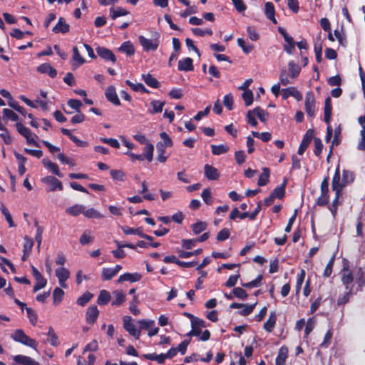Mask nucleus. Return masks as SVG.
Instances as JSON below:
<instances>
[{"label": "nucleus", "instance_id": "1", "mask_svg": "<svg viewBox=\"0 0 365 365\" xmlns=\"http://www.w3.org/2000/svg\"><path fill=\"white\" fill-rule=\"evenodd\" d=\"M340 173L339 169L336 168L331 183L332 190L336 192V197L332 202V206L330 207V210L332 215L334 216L336 213L337 205H339V197L341 190V186L339 185Z\"/></svg>", "mask_w": 365, "mask_h": 365}, {"label": "nucleus", "instance_id": "2", "mask_svg": "<svg viewBox=\"0 0 365 365\" xmlns=\"http://www.w3.org/2000/svg\"><path fill=\"white\" fill-rule=\"evenodd\" d=\"M11 338L16 341L36 349L37 342L28 336L22 329H16L12 334Z\"/></svg>", "mask_w": 365, "mask_h": 365}, {"label": "nucleus", "instance_id": "3", "mask_svg": "<svg viewBox=\"0 0 365 365\" xmlns=\"http://www.w3.org/2000/svg\"><path fill=\"white\" fill-rule=\"evenodd\" d=\"M124 329L135 339H138L140 335V331L136 329L135 325L132 322L131 317L125 316L123 317Z\"/></svg>", "mask_w": 365, "mask_h": 365}, {"label": "nucleus", "instance_id": "4", "mask_svg": "<svg viewBox=\"0 0 365 365\" xmlns=\"http://www.w3.org/2000/svg\"><path fill=\"white\" fill-rule=\"evenodd\" d=\"M315 98L312 92H308L305 96V110L308 115L314 117L315 115Z\"/></svg>", "mask_w": 365, "mask_h": 365}, {"label": "nucleus", "instance_id": "5", "mask_svg": "<svg viewBox=\"0 0 365 365\" xmlns=\"http://www.w3.org/2000/svg\"><path fill=\"white\" fill-rule=\"evenodd\" d=\"M41 180L43 183L49 185V189L48 190V192H53L56 190H63L62 182L53 176H46Z\"/></svg>", "mask_w": 365, "mask_h": 365}, {"label": "nucleus", "instance_id": "6", "mask_svg": "<svg viewBox=\"0 0 365 365\" xmlns=\"http://www.w3.org/2000/svg\"><path fill=\"white\" fill-rule=\"evenodd\" d=\"M139 42L140 45L143 46L145 51H155L158 47V39H148L144 37L143 36H140Z\"/></svg>", "mask_w": 365, "mask_h": 365}, {"label": "nucleus", "instance_id": "7", "mask_svg": "<svg viewBox=\"0 0 365 365\" xmlns=\"http://www.w3.org/2000/svg\"><path fill=\"white\" fill-rule=\"evenodd\" d=\"M191 325L192 329L190 333H188V335L190 336H200L202 333L201 329L206 326L205 322L197 317H192Z\"/></svg>", "mask_w": 365, "mask_h": 365}, {"label": "nucleus", "instance_id": "8", "mask_svg": "<svg viewBox=\"0 0 365 365\" xmlns=\"http://www.w3.org/2000/svg\"><path fill=\"white\" fill-rule=\"evenodd\" d=\"M314 131L312 129H309L306 132L298 149L299 155H302L304 153L310 142L314 138Z\"/></svg>", "mask_w": 365, "mask_h": 365}, {"label": "nucleus", "instance_id": "9", "mask_svg": "<svg viewBox=\"0 0 365 365\" xmlns=\"http://www.w3.org/2000/svg\"><path fill=\"white\" fill-rule=\"evenodd\" d=\"M32 274L36 281V284L34 287V292H36L39 289L43 288L46 284V279L43 278L38 270L35 267H32Z\"/></svg>", "mask_w": 365, "mask_h": 365}, {"label": "nucleus", "instance_id": "10", "mask_svg": "<svg viewBox=\"0 0 365 365\" xmlns=\"http://www.w3.org/2000/svg\"><path fill=\"white\" fill-rule=\"evenodd\" d=\"M56 276L57 277L59 284L63 288H67V284H66V281L70 277L69 271L64 267H60L56 269Z\"/></svg>", "mask_w": 365, "mask_h": 365}, {"label": "nucleus", "instance_id": "11", "mask_svg": "<svg viewBox=\"0 0 365 365\" xmlns=\"http://www.w3.org/2000/svg\"><path fill=\"white\" fill-rule=\"evenodd\" d=\"M341 279L342 283L346 286V289H350V285L354 281V277L351 270L347 267H344L341 271Z\"/></svg>", "mask_w": 365, "mask_h": 365}, {"label": "nucleus", "instance_id": "12", "mask_svg": "<svg viewBox=\"0 0 365 365\" xmlns=\"http://www.w3.org/2000/svg\"><path fill=\"white\" fill-rule=\"evenodd\" d=\"M98 55L104 60L115 62L116 58L114 53L108 48L98 46L96 48Z\"/></svg>", "mask_w": 365, "mask_h": 365}, {"label": "nucleus", "instance_id": "13", "mask_svg": "<svg viewBox=\"0 0 365 365\" xmlns=\"http://www.w3.org/2000/svg\"><path fill=\"white\" fill-rule=\"evenodd\" d=\"M105 95L108 101L114 105L119 106L120 104V100L118 99L115 89L113 86H108L106 90Z\"/></svg>", "mask_w": 365, "mask_h": 365}, {"label": "nucleus", "instance_id": "14", "mask_svg": "<svg viewBox=\"0 0 365 365\" xmlns=\"http://www.w3.org/2000/svg\"><path fill=\"white\" fill-rule=\"evenodd\" d=\"M69 29L70 26L66 23V20L63 17H61L58 19L56 26L53 28V31L56 34H66L69 31Z\"/></svg>", "mask_w": 365, "mask_h": 365}, {"label": "nucleus", "instance_id": "15", "mask_svg": "<svg viewBox=\"0 0 365 365\" xmlns=\"http://www.w3.org/2000/svg\"><path fill=\"white\" fill-rule=\"evenodd\" d=\"M205 175L210 180H217L220 177L218 170L213 166L206 164L204 167Z\"/></svg>", "mask_w": 365, "mask_h": 365}, {"label": "nucleus", "instance_id": "16", "mask_svg": "<svg viewBox=\"0 0 365 365\" xmlns=\"http://www.w3.org/2000/svg\"><path fill=\"white\" fill-rule=\"evenodd\" d=\"M282 97L284 99L287 98L289 96H293L299 101L302 99V95L294 87H289L282 89Z\"/></svg>", "mask_w": 365, "mask_h": 365}, {"label": "nucleus", "instance_id": "17", "mask_svg": "<svg viewBox=\"0 0 365 365\" xmlns=\"http://www.w3.org/2000/svg\"><path fill=\"white\" fill-rule=\"evenodd\" d=\"M141 279V275L138 273H125L120 275L118 279V283H121L123 282H135L140 281Z\"/></svg>", "mask_w": 365, "mask_h": 365}, {"label": "nucleus", "instance_id": "18", "mask_svg": "<svg viewBox=\"0 0 365 365\" xmlns=\"http://www.w3.org/2000/svg\"><path fill=\"white\" fill-rule=\"evenodd\" d=\"M14 361L16 365H38V364L29 356L24 355H16L14 356Z\"/></svg>", "mask_w": 365, "mask_h": 365}, {"label": "nucleus", "instance_id": "19", "mask_svg": "<svg viewBox=\"0 0 365 365\" xmlns=\"http://www.w3.org/2000/svg\"><path fill=\"white\" fill-rule=\"evenodd\" d=\"M113 299L111 304L113 306H120L126 299L125 294L120 290H115L112 292Z\"/></svg>", "mask_w": 365, "mask_h": 365}, {"label": "nucleus", "instance_id": "20", "mask_svg": "<svg viewBox=\"0 0 365 365\" xmlns=\"http://www.w3.org/2000/svg\"><path fill=\"white\" fill-rule=\"evenodd\" d=\"M99 311L96 306H92L88 308L86 312V321L89 324H94L98 316Z\"/></svg>", "mask_w": 365, "mask_h": 365}, {"label": "nucleus", "instance_id": "21", "mask_svg": "<svg viewBox=\"0 0 365 365\" xmlns=\"http://www.w3.org/2000/svg\"><path fill=\"white\" fill-rule=\"evenodd\" d=\"M264 13L268 19H269L273 24L277 23L274 14L275 9L274 4L272 2H267L264 5Z\"/></svg>", "mask_w": 365, "mask_h": 365}, {"label": "nucleus", "instance_id": "22", "mask_svg": "<svg viewBox=\"0 0 365 365\" xmlns=\"http://www.w3.org/2000/svg\"><path fill=\"white\" fill-rule=\"evenodd\" d=\"M37 71L41 73H47L50 77L55 78L57 71L49 63H43L37 68Z\"/></svg>", "mask_w": 365, "mask_h": 365}, {"label": "nucleus", "instance_id": "23", "mask_svg": "<svg viewBox=\"0 0 365 365\" xmlns=\"http://www.w3.org/2000/svg\"><path fill=\"white\" fill-rule=\"evenodd\" d=\"M192 63V59L189 57L180 60L178 62V70L184 71H192L194 68Z\"/></svg>", "mask_w": 365, "mask_h": 365}, {"label": "nucleus", "instance_id": "24", "mask_svg": "<svg viewBox=\"0 0 365 365\" xmlns=\"http://www.w3.org/2000/svg\"><path fill=\"white\" fill-rule=\"evenodd\" d=\"M43 165L51 170V171L56 175L57 176L62 178L63 176V173H61L59 170V168L57 164L51 162L50 160L44 158L42 160Z\"/></svg>", "mask_w": 365, "mask_h": 365}, {"label": "nucleus", "instance_id": "25", "mask_svg": "<svg viewBox=\"0 0 365 365\" xmlns=\"http://www.w3.org/2000/svg\"><path fill=\"white\" fill-rule=\"evenodd\" d=\"M72 65L78 67L85 63V59L81 56L79 51L76 46L73 48Z\"/></svg>", "mask_w": 365, "mask_h": 365}, {"label": "nucleus", "instance_id": "26", "mask_svg": "<svg viewBox=\"0 0 365 365\" xmlns=\"http://www.w3.org/2000/svg\"><path fill=\"white\" fill-rule=\"evenodd\" d=\"M142 78L151 88H157L160 86L159 81L150 73L143 74Z\"/></svg>", "mask_w": 365, "mask_h": 365}, {"label": "nucleus", "instance_id": "27", "mask_svg": "<svg viewBox=\"0 0 365 365\" xmlns=\"http://www.w3.org/2000/svg\"><path fill=\"white\" fill-rule=\"evenodd\" d=\"M331 98L327 97L325 99V103H324V121L326 123L329 125L330 120H331Z\"/></svg>", "mask_w": 365, "mask_h": 365}, {"label": "nucleus", "instance_id": "28", "mask_svg": "<svg viewBox=\"0 0 365 365\" xmlns=\"http://www.w3.org/2000/svg\"><path fill=\"white\" fill-rule=\"evenodd\" d=\"M288 349L287 346H282L279 349L278 355L276 358V365H284L287 357Z\"/></svg>", "mask_w": 365, "mask_h": 365}, {"label": "nucleus", "instance_id": "29", "mask_svg": "<svg viewBox=\"0 0 365 365\" xmlns=\"http://www.w3.org/2000/svg\"><path fill=\"white\" fill-rule=\"evenodd\" d=\"M276 321H277V316H276L275 313L271 312L268 319L264 324V329L266 331L271 332L275 326Z\"/></svg>", "mask_w": 365, "mask_h": 365}, {"label": "nucleus", "instance_id": "30", "mask_svg": "<svg viewBox=\"0 0 365 365\" xmlns=\"http://www.w3.org/2000/svg\"><path fill=\"white\" fill-rule=\"evenodd\" d=\"M150 104L153 107V109L150 110L149 113L151 114H156V113H159L162 112L163 108L165 106V102L161 101L153 100L150 102Z\"/></svg>", "mask_w": 365, "mask_h": 365}, {"label": "nucleus", "instance_id": "31", "mask_svg": "<svg viewBox=\"0 0 365 365\" xmlns=\"http://www.w3.org/2000/svg\"><path fill=\"white\" fill-rule=\"evenodd\" d=\"M118 51L126 53L129 56H133L135 53L134 46L130 41L124 42L118 48Z\"/></svg>", "mask_w": 365, "mask_h": 365}, {"label": "nucleus", "instance_id": "32", "mask_svg": "<svg viewBox=\"0 0 365 365\" xmlns=\"http://www.w3.org/2000/svg\"><path fill=\"white\" fill-rule=\"evenodd\" d=\"M354 180V175L352 172L349 170H344L342 175V182L341 183L339 182V185L341 186V189L343 187L346 186V185L352 182Z\"/></svg>", "mask_w": 365, "mask_h": 365}, {"label": "nucleus", "instance_id": "33", "mask_svg": "<svg viewBox=\"0 0 365 365\" xmlns=\"http://www.w3.org/2000/svg\"><path fill=\"white\" fill-rule=\"evenodd\" d=\"M61 132L68 136V138L75 143L79 147H84L87 145V143L83 140L78 139L75 135H73L71 132L66 128H61Z\"/></svg>", "mask_w": 365, "mask_h": 365}, {"label": "nucleus", "instance_id": "34", "mask_svg": "<svg viewBox=\"0 0 365 365\" xmlns=\"http://www.w3.org/2000/svg\"><path fill=\"white\" fill-rule=\"evenodd\" d=\"M212 153L215 155H220L228 152L229 147L226 145H211Z\"/></svg>", "mask_w": 365, "mask_h": 365}, {"label": "nucleus", "instance_id": "35", "mask_svg": "<svg viewBox=\"0 0 365 365\" xmlns=\"http://www.w3.org/2000/svg\"><path fill=\"white\" fill-rule=\"evenodd\" d=\"M289 76L292 78H296L301 71L299 66L295 63L294 61H290L288 63Z\"/></svg>", "mask_w": 365, "mask_h": 365}, {"label": "nucleus", "instance_id": "36", "mask_svg": "<svg viewBox=\"0 0 365 365\" xmlns=\"http://www.w3.org/2000/svg\"><path fill=\"white\" fill-rule=\"evenodd\" d=\"M85 207L81 205H75L66 209V212L67 214L72 216H77L81 213H83Z\"/></svg>", "mask_w": 365, "mask_h": 365}, {"label": "nucleus", "instance_id": "37", "mask_svg": "<svg viewBox=\"0 0 365 365\" xmlns=\"http://www.w3.org/2000/svg\"><path fill=\"white\" fill-rule=\"evenodd\" d=\"M127 14H128V11L121 7H118L116 9L113 8L110 9V15L112 19H115L119 16H125Z\"/></svg>", "mask_w": 365, "mask_h": 365}, {"label": "nucleus", "instance_id": "38", "mask_svg": "<svg viewBox=\"0 0 365 365\" xmlns=\"http://www.w3.org/2000/svg\"><path fill=\"white\" fill-rule=\"evenodd\" d=\"M269 170L267 168H264L262 169V173L260 175L259 180H258V185L259 186H264L265 185L267 182L269 181Z\"/></svg>", "mask_w": 365, "mask_h": 365}, {"label": "nucleus", "instance_id": "39", "mask_svg": "<svg viewBox=\"0 0 365 365\" xmlns=\"http://www.w3.org/2000/svg\"><path fill=\"white\" fill-rule=\"evenodd\" d=\"M110 293L106 290H101L98 297V304L100 305H105L110 301Z\"/></svg>", "mask_w": 365, "mask_h": 365}, {"label": "nucleus", "instance_id": "40", "mask_svg": "<svg viewBox=\"0 0 365 365\" xmlns=\"http://www.w3.org/2000/svg\"><path fill=\"white\" fill-rule=\"evenodd\" d=\"M156 149L158 153L157 159L160 163H165L167 160V157L164 155L165 148L161 144V142H158L156 145Z\"/></svg>", "mask_w": 365, "mask_h": 365}, {"label": "nucleus", "instance_id": "41", "mask_svg": "<svg viewBox=\"0 0 365 365\" xmlns=\"http://www.w3.org/2000/svg\"><path fill=\"white\" fill-rule=\"evenodd\" d=\"M252 110L262 122L265 123L267 121L268 118V113L267 111L262 110L260 107H257Z\"/></svg>", "mask_w": 365, "mask_h": 365}, {"label": "nucleus", "instance_id": "42", "mask_svg": "<svg viewBox=\"0 0 365 365\" xmlns=\"http://www.w3.org/2000/svg\"><path fill=\"white\" fill-rule=\"evenodd\" d=\"M47 335H48L47 341L48 343H50L53 346L58 345L59 342H58V336L55 334L54 330L53 329V328L51 327H49Z\"/></svg>", "mask_w": 365, "mask_h": 365}, {"label": "nucleus", "instance_id": "43", "mask_svg": "<svg viewBox=\"0 0 365 365\" xmlns=\"http://www.w3.org/2000/svg\"><path fill=\"white\" fill-rule=\"evenodd\" d=\"M3 120H7L9 119L11 120L12 121H18L19 116L17 114H16L13 110L4 108L3 110Z\"/></svg>", "mask_w": 365, "mask_h": 365}, {"label": "nucleus", "instance_id": "44", "mask_svg": "<svg viewBox=\"0 0 365 365\" xmlns=\"http://www.w3.org/2000/svg\"><path fill=\"white\" fill-rule=\"evenodd\" d=\"M154 151V146L151 143H147L146 146L144 148V153L143 157L146 158L148 161L151 162L153 160Z\"/></svg>", "mask_w": 365, "mask_h": 365}, {"label": "nucleus", "instance_id": "45", "mask_svg": "<svg viewBox=\"0 0 365 365\" xmlns=\"http://www.w3.org/2000/svg\"><path fill=\"white\" fill-rule=\"evenodd\" d=\"M93 240V236H92L90 230H86L80 237V243L82 245H87Z\"/></svg>", "mask_w": 365, "mask_h": 365}, {"label": "nucleus", "instance_id": "46", "mask_svg": "<svg viewBox=\"0 0 365 365\" xmlns=\"http://www.w3.org/2000/svg\"><path fill=\"white\" fill-rule=\"evenodd\" d=\"M285 187H286V181L282 185L275 187L271 194L272 195H274V197L275 198L277 197L279 199H281L284 195Z\"/></svg>", "mask_w": 365, "mask_h": 365}, {"label": "nucleus", "instance_id": "47", "mask_svg": "<svg viewBox=\"0 0 365 365\" xmlns=\"http://www.w3.org/2000/svg\"><path fill=\"white\" fill-rule=\"evenodd\" d=\"M1 211L3 213V215H4L6 220L7 221V222L9 225V227H15V225L12 220V217L4 203H1Z\"/></svg>", "mask_w": 365, "mask_h": 365}, {"label": "nucleus", "instance_id": "48", "mask_svg": "<svg viewBox=\"0 0 365 365\" xmlns=\"http://www.w3.org/2000/svg\"><path fill=\"white\" fill-rule=\"evenodd\" d=\"M207 228V223L205 222H197L192 225V231L195 234H199Z\"/></svg>", "mask_w": 365, "mask_h": 365}, {"label": "nucleus", "instance_id": "49", "mask_svg": "<svg viewBox=\"0 0 365 365\" xmlns=\"http://www.w3.org/2000/svg\"><path fill=\"white\" fill-rule=\"evenodd\" d=\"M16 127L17 131L22 135L24 137L26 138L29 135H32V133L28 128L25 127L22 123H17L16 124Z\"/></svg>", "mask_w": 365, "mask_h": 365}, {"label": "nucleus", "instance_id": "50", "mask_svg": "<svg viewBox=\"0 0 365 365\" xmlns=\"http://www.w3.org/2000/svg\"><path fill=\"white\" fill-rule=\"evenodd\" d=\"M253 98V93L251 90H247L242 93V98L246 106H249L252 103Z\"/></svg>", "mask_w": 365, "mask_h": 365}, {"label": "nucleus", "instance_id": "51", "mask_svg": "<svg viewBox=\"0 0 365 365\" xmlns=\"http://www.w3.org/2000/svg\"><path fill=\"white\" fill-rule=\"evenodd\" d=\"M126 84L129 86L133 91H140V92H148L145 87L143 86V84L138 83H133L130 81L127 80L125 81Z\"/></svg>", "mask_w": 365, "mask_h": 365}, {"label": "nucleus", "instance_id": "52", "mask_svg": "<svg viewBox=\"0 0 365 365\" xmlns=\"http://www.w3.org/2000/svg\"><path fill=\"white\" fill-rule=\"evenodd\" d=\"M93 297V294L90 292H86L82 296L78 298L77 304L80 306H84Z\"/></svg>", "mask_w": 365, "mask_h": 365}, {"label": "nucleus", "instance_id": "53", "mask_svg": "<svg viewBox=\"0 0 365 365\" xmlns=\"http://www.w3.org/2000/svg\"><path fill=\"white\" fill-rule=\"evenodd\" d=\"M201 197L207 205H211L212 203V197L210 188L205 189L201 193Z\"/></svg>", "mask_w": 365, "mask_h": 365}, {"label": "nucleus", "instance_id": "54", "mask_svg": "<svg viewBox=\"0 0 365 365\" xmlns=\"http://www.w3.org/2000/svg\"><path fill=\"white\" fill-rule=\"evenodd\" d=\"M256 303H254L252 304H244V306H242V308H243L240 312H239V314L242 316H247L250 314H251L253 312V309H255L256 306Z\"/></svg>", "mask_w": 365, "mask_h": 365}, {"label": "nucleus", "instance_id": "55", "mask_svg": "<svg viewBox=\"0 0 365 365\" xmlns=\"http://www.w3.org/2000/svg\"><path fill=\"white\" fill-rule=\"evenodd\" d=\"M64 295V292L58 287H56L53 290V303H59L61 302L63 297Z\"/></svg>", "mask_w": 365, "mask_h": 365}, {"label": "nucleus", "instance_id": "56", "mask_svg": "<svg viewBox=\"0 0 365 365\" xmlns=\"http://www.w3.org/2000/svg\"><path fill=\"white\" fill-rule=\"evenodd\" d=\"M341 127L339 125L334 130V136L331 143V145H338L341 140Z\"/></svg>", "mask_w": 365, "mask_h": 365}, {"label": "nucleus", "instance_id": "57", "mask_svg": "<svg viewBox=\"0 0 365 365\" xmlns=\"http://www.w3.org/2000/svg\"><path fill=\"white\" fill-rule=\"evenodd\" d=\"M160 136L163 140V142H161V144L163 145V147H171L173 145V143L172 139L165 132L160 133Z\"/></svg>", "mask_w": 365, "mask_h": 365}, {"label": "nucleus", "instance_id": "58", "mask_svg": "<svg viewBox=\"0 0 365 365\" xmlns=\"http://www.w3.org/2000/svg\"><path fill=\"white\" fill-rule=\"evenodd\" d=\"M262 280V276L259 275L255 279H254L250 282H247V283H244L242 285L246 288L257 287L260 285Z\"/></svg>", "mask_w": 365, "mask_h": 365}, {"label": "nucleus", "instance_id": "59", "mask_svg": "<svg viewBox=\"0 0 365 365\" xmlns=\"http://www.w3.org/2000/svg\"><path fill=\"white\" fill-rule=\"evenodd\" d=\"M115 275L112 268H103L102 270V278L103 280H110Z\"/></svg>", "mask_w": 365, "mask_h": 365}, {"label": "nucleus", "instance_id": "60", "mask_svg": "<svg viewBox=\"0 0 365 365\" xmlns=\"http://www.w3.org/2000/svg\"><path fill=\"white\" fill-rule=\"evenodd\" d=\"M237 43L238 46L242 48V49L245 53H249L254 48V46L252 45L246 44L245 41L242 38H238Z\"/></svg>", "mask_w": 365, "mask_h": 365}, {"label": "nucleus", "instance_id": "61", "mask_svg": "<svg viewBox=\"0 0 365 365\" xmlns=\"http://www.w3.org/2000/svg\"><path fill=\"white\" fill-rule=\"evenodd\" d=\"M26 313H27V317H28L30 322L33 325H36V324L37 323V314H36L34 310H33L30 307H26Z\"/></svg>", "mask_w": 365, "mask_h": 365}, {"label": "nucleus", "instance_id": "62", "mask_svg": "<svg viewBox=\"0 0 365 365\" xmlns=\"http://www.w3.org/2000/svg\"><path fill=\"white\" fill-rule=\"evenodd\" d=\"M314 153L315 155L319 156L321 154L322 148H323L322 142L320 138H314Z\"/></svg>", "mask_w": 365, "mask_h": 365}, {"label": "nucleus", "instance_id": "63", "mask_svg": "<svg viewBox=\"0 0 365 365\" xmlns=\"http://www.w3.org/2000/svg\"><path fill=\"white\" fill-rule=\"evenodd\" d=\"M83 215L88 218H101L102 215L95 209L90 208L86 211H83Z\"/></svg>", "mask_w": 365, "mask_h": 365}, {"label": "nucleus", "instance_id": "64", "mask_svg": "<svg viewBox=\"0 0 365 365\" xmlns=\"http://www.w3.org/2000/svg\"><path fill=\"white\" fill-rule=\"evenodd\" d=\"M233 294L241 299H245L247 297V292L241 287H236L232 290Z\"/></svg>", "mask_w": 365, "mask_h": 365}]
</instances>
